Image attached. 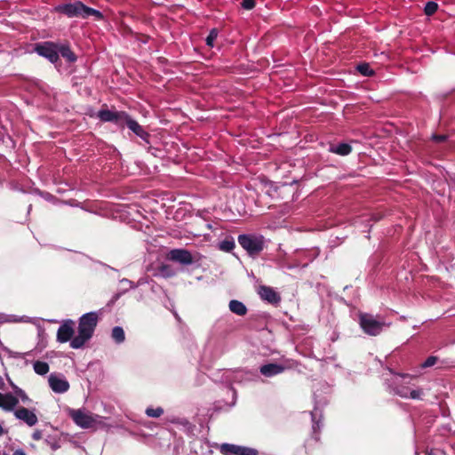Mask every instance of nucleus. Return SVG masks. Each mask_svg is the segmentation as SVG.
<instances>
[{
  "label": "nucleus",
  "mask_w": 455,
  "mask_h": 455,
  "mask_svg": "<svg viewBox=\"0 0 455 455\" xmlns=\"http://www.w3.org/2000/svg\"><path fill=\"white\" fill-rule=\"evenodd\" d=\"M85 8L86 5L84 3L75 1L73 3L59 4L55 7V11L68 18L76 17L84 19Z\"/></svg>",
  "instance_id": "obj_4"
},
{
  "label": "nucleus",
  "mask_w": 455,
  "mask_h": 455,
  "mask_svg": "<svg viewBox=\"0 0 455 455\" xmlns=\"http://www.w3.org/2000/svg\"><path fill=\"white\" fill-rule=\"evenodd\" d=\"M220 451L223 455H258L256 449L231 443H222Z\"/></svg>",
  "instance_id": "obj_7"
},
{
  "label": "nucleus",
  "mask_w": 455,
  "mask_h": 455,
  "mask_svg": "<svg viewBox=\"0 0 455 455\" xmlns=\"http://www.w3.org/2000/svg\"><path fill=\"white\" fill-rule=\"evenodd\" d=\"M70 416L74 422L83 428L92 427L96 422L92 415L86 414L81 410H73Z\"/></svg>",
  "instance_id": "obj_10"
},
{
  "label": "nucleus",
  "mask_w": 455,
  "mask_h": 455,
  "mask_svg": "<svg viewBox=\"0 0 455 455\" xmlns=\"http://www.w3.org/2000/svg\"><path fill=\"white\" fill-rule=\"evenodd\" d=\"M358 72L365 76H371L374 75V71L371 68L368 63H361L357 66Z\"/></svg>",
  "instance_id": "obj_23"
},
{
  "label": "nucleus",
  "mask_w": 455,
  "mask_h": 455,
  "mask_svg": "<svg viewBox=\"0 0 455 455\" xmlns=\"http://www.w3.org/2000/svg\"><path fill=\"white\" fill-rule=\"evenodd\" d=\"M34 371L38 375H45L49 371V365L45 362L36 361L33 364Z\"/></svg>",
  "instance_id": "obj_21"
},
{
  "label": "nucleus",
  "mask_w": 455,
  "mask_h": 455,
  "mask_svg": "<svg viewBox=\"0 0 455 455\" xmlns=\"http://www.w3.org/2000/svg\"><path fill=\"white\" fill-rule=\"evenodd\" d=\"M284 370V366L275 363L264 364L259 368L260 373L268 378L283 373Z\"/></svg>",
  "instance_id": "obj_15"
},
{
  "label": "nucleus",
  "mask_w": 455,
  "mask_h": 455,
  "mask_svg": "<svg viewBox=\"0 0 455 455\" xmlns=\"http://www.w3.org/2000/svg\"><path fill=\"white\" fill-rule=\"evenodd\" d=\"M228 307L232 313L239 316L245 315L248 311L246 306L242 301L237 299H231L229 301Z\"/></svg>",
  "instance_id": "obj_18"
},
{
  "label": "nucleus",
  "mask_w": 455,
  "mask_h": 455,
  "mask_svg": "<svg viewBox=\"0 0 455 455\" xmlns=\"http://www.w3.org/2000/svg\"><path fill=\"white\" fill-rule=\"evenodd\" d=\"M99 316L96 312H89L79 318L78 334L70 342V347L78 349L92 337L98 324Z\"/></svg>",
  "instance_id": "obj_1"
},
{
  "label": "nucleus",
  "mask_w": 455,
  "mask_h": 455,
  "mask_svg": "<svg viewBox=\"0 0 455 455\" xmlns=\"http://www.w3.org/2000/svg\"><path fill=\"white\" fill-rule=\"evenodd\" d=\"M89 16H93L97 20H100L103 19V14L100 11L86 6L84 19L88 18Z\"/></svg>",
  "instance_id": "obj_24"
},
{
  "label": "nucleus",
  "mask_w": 455,
  "mask_h": 455,
  "mask_svg": "<svg viewBox=\"0 0 455 455\" xmlns=\"http://www.w3.org/2000/svg\"><path fill=\"white\" fill-rule=\"evenodd\" d=\"M6 433V431L4 429V427L0 425V436H2L3 435H4Z\"/></svg>",
  "instance_id": "obj_39"
},
{
  "label": "nucleus",
  "mask_w": 455,
  "mask_h": 455,
  "mask_svg": "<svg viewBox=\"0 0 455 455\" xmlns=\"http://www.w3.org/2000/svg\"><path fill=\"white\" fill-rule=\"evenodd\" d=\"M148 39H149V36H142V38L140 39V41L143 43V44H147L148 42Z\"/></svg>",
  "instance_id": "obj_38"
},
{
  "label": "nucleus",
  "mask_w": 455,
  "mask_h": 455,
  "mask_svg": "<svg viewBox=\"0 0 455 455\" xmlns=\"http://www.w3.org/2000/svg\"><path fill=\"white\" fill-rule=\"evenodd\" d=\"M18 403L19 399L17 396L11 393H0V408L4 409V411H11L17 406Z\"/></svg>",
  "instance_id": "obj_14"
},
{
  "label": "nucleus",
  "mask_w": 455,
  "mask_h": 455,
  "mask_svg": "<svg viewBox=\"0 0 455 455\" xmlns=\"http://www.w3.org/2000/svg\"><path fill=\"white\" fill-rule=\"evenodd\" d=\"M14 392L16 395L19 396L23 403H29L31 401L28 395L22 389L15 387Z\"/></svg>",
  "instance_id": "obj_29"
},
{
  "label": "nucleus",
  "mask_w": 455,
  "mask_h": 455,
  "mask_svg": "<svg viewBox=\"0 0 455 455\" xmlns=\"http://www.w3.org/2000/svg\"><path fill=\"white\" fill-rule=\"evenodd\" d=\"M12 455H27L22 449H17Z\"/></svg>",
  "instance_id": "obj_37"
},
{
  "label": "nucleus",
  "mask_w": 455,
  "mask_h": 455,
  "mask_svg": "<svg viewBox=\"0 0 455 455\" xmlns=\"http://www.w3.org/2000/svg\"><path fill=\"white\" fill-rule=\"evenodd\" d=\"M447 140V135L444 134H434L432 136V140L436 143L444 142Z\"/></svg>",
  "instance_id": "obj_32"
},
{
  "label": "nucleus",
  "mask_w": 455,
  "mask_h": 455,
  "mask_svg": "<svg viewBox=\"0 0 455 455\" xmlns=\"http://www.w3.org/2000/svg\"><path fill=\"white\" fill-rule=\"evenodd\" d=\"M259 294L263 300H266L273 305H277L281 301V296L272 287L269 286H260Z\"/></svg>",
  "instance_id": "obj_12"
},
{
  "label": "nucleus",
  "mask_w": 455,
  "mask_h": 455,
  "mask_svg": "<svg viewBox=\"0 0 455 455\" xmlns=\"http://www.w3.org/2000/svg\"><path fill=\"white\" fill-rule=\"evenodd\" d=\"M235 241L233 238L225 239L222 242H220L219 244L220 250L226 251V252L231 251L235 248Z\"/></svg>",
  "instance_id": "obj_22"
},
{
  "label": "nucleus",
  "mask_w": 455,
  "mask_h": 455,
  "mask_svg": "<svg viewBox=\"0 0 455 455\" xmlns=\"http://www.w3.org/2000/svg\"><path fill=\"white\" fill-rule=\"evenodd\" d=\"M422 392L420 390H411L410 391L408 396L411 399H419L420 398Z\"/></svg>",
  "instance_id": "obj_33"
},
{
  "label": "nucleus",
  "mask_w": 455,
  "mask_h": 455,
  "mask_svg": "<svg viewBox=\"0 0 455 455\" xmlns=\"http://www.w3.org/2000/svg\"><path fill=\"white\" fill-rule=\"evenodd\" d=\"M112 339L118 344L122 343L125 339L124 331L120 326H116L112 329L111 333Z\"/></svg>",
  "instance_id": "obj_20"
},
{
  "label": "nucleus",
  "mask_w": 455,
  "mask_h": 455,
  "mask_svg": "<svg viewBox=\"0 0 455 455\" xmlns=\"http://www.w3.org/2000/svg\"><path fill=\"white\" fill-rule=\"evenodd\" d=\"M124 125H126L131 131H132L137 136L148 143L149 133L146 132L143 127L135 120L132 119L127 114V118L124 120Z\"/></svg>",
  "instance_id": "obj_13"
},
{
  "label": "nucleus",
  "mask_w": 455,
  "mask_h": 455,
  "mask_svg": "<svg viewBox=\"0 0 455 455\" xmlns=\"http://www.w3.org/2000/svg\"><path fill=\"white\" fill-rule=\"evenodd\" d=\"M98 117L102 122H111L123 128L124 126V120L127 118V113L105 108L98 112Z\"/></svg>",
  "instance_id": "obj_6"
},
{
  "label": "nucleus",
  "mask_w": 455,
  "mask_h": 455,
  "mask_svg": "<svg viewBox=\"0 0 455 455\" xmlns=\"http://www.w3.org/2000/svg\"><path fill=\"white\" fill-rule=\"evenodd\" d=\"M437 361H438V358L436 356H434V355L428 356L425 360V362L421 364V367L427 368V367L434 366Z\"/></svg>",
  "instance_id": "obj_30"
},
{
  "label": "nucleus",
  "mask_w": 455,
  "mask_h": 455,
  "mask_svg": "<svg viewBox=\"0 0 455 455\" xmlns=\"http://www.w3.org/2000/svg\"><path fill=\"white\" fill-rule=\"evenodd\" d=\"M60 54L66 59L67 61L73 63L76 60V55L71 50L68 44H59L58 43V55Z\"/></svg>",
  "instance_id": "obj_17"
},
{
  "label": "nucleus",
  "mask_w": 455,
  "mask_h": 455,
  "mask_svg": "<svg viewBox=\"0 0 455 455\" xmlns=\"http://www.w3.org/2000/svg\"><path fill=\"white\" fill-rule=\"evenodd\" d=\"M437 9H438V4L435 2L429 1L425 5L424 12L427 16H431L434 13H435Z\"/></svg>",
  "instance_id": "obj_25"
},
{
  "label": "nucleus",
  "mask_w": 455,
  "mask_h": 455,
  "mask_svg": "<svg viewBox=\"0 0 455 455\" xmlns=\"http://www.w3.org/2000/svg\"><path fill=\"white\" fill-rule=\"evenodd\" d=\"M164 413V409L162 407H157V408H147L146 409V414L147 416L148 417H151V418H159L163 415Z\"/></svg>",
  "instance_id": "obj_26"
},
{
  "label": "nucleus",
  "mask_w": 455,
  "mask_h": 455,
  "mask_svg": "<svg viewBox=\"0 0 455 455\" xmlns=\"http://www.w3.org/2000/svg\"><path fill=\"white\" fill-rule=\"evenodd\" d=\"M32 438L33 440L35 441H39L43 438V433L41 430L39 429H36L34 431V433L32 434Z\"/></svg>",
  "instance_id": "obj_34"
},
{
  "label": "nucleus",
  "mask_w": 455,
  "mask_h": 455,
  "mask_svg": "<svg viewBox=\"0 0 455 455\" xmlns=\"http://www.w3.org/2000/svg\"><path fill=\"white\" fill-rule=\"evenodd\" d=\"M168 259L182 265H190L194 263V258L191 252L186 249H172L168 253Z\"/></svg>",
  "instance_id": "obj_9"
},
{
  "label": "nucleus",
  "mask_w": 455,
  "mask_h": 455,
  "mask_svg": "<svg viewBox=\"0 0 455 455\" xmlns=\"http://www.w3.org/2000/svg\"><path fill=\"white\" fill-rule=\"evenodd\" d=\"M217 36H218V30L216 28H212L205 39L206 44L210 47H213V45H214L213 43L216 40Z\"/></svg>",
  "instance_id": "obj_28"
},
{
  "label": "nucleus",
  "mask_w": 455,
  "mask_h": 455,
  "mask_svg": "<svg viewBox=\"0 0 455 455\" xmlns=\"http://www.w3.org/2000/svg\"><path fill=\"white\" fill-rule=\"evenodd\" d=\"M171 421L172 423H180V424L184 425V426L189 424V422L188 420H186V419H182V420L181 419H172Z\"/></svg>",
  "instance_id": "obj_36"
},
{
  "label": "nucleus",
  "mask_w": 455,
  "mask_h": 455,
  "mask_svg": "<svg viewBox=\"0 0 455 455\" xmlns=\"http://www.w3.org/2000/svg\"><path fill=\"white\" fill-rule=\"evenodd\" d=\"M45 443H47V445H49L51 447V449L52 451H57L58 449L60 448V443L59 442V439H57L56 437L54 436H47L45 438Z\"/></svg>",
  "instance_id": "obj_27"
},
{
  "label": "nucleus",
  "mask_w": 455,
  "mask_h": 455,
  "mask_svg": "<svg viewBox=\"0 0 455 455\" xmlns=\"http://www.w3.org/2000/svg\"><path fill=\"white\" fill-rule=\"evenodd\" d=\"M237 240L250 256H258L264 249V239L262 236L240 235Z\"/></svg>",
  "instance_id": "obj_2"
},
{
  "label": "nucleus",
  "mask_w": 455,
  "mask_h": 455,
  "mask_svg": "<svg viewBox=\"0 0 455 455\" xmlns=\"http://www.w3.org/2000/svg\"><path fill=\"white\" fill-rule=\"evenodd\" d=\"M409 393H410V392H409L407 389H405V388H403L402 390H399V389H398V390L396 391V394H397L398 395H400L401 397H403V398L408 397Z\"/></svg>",
  "instance_id": "obj_35"
},
{
  "label": "nucleus",
  "mask_w": 455,
  "mask_h": 455,
  "mask_svg": "<svg viewBox=\"0 0 455 455\" xmlns=\"http://www.w3.org/2000/svg\"><path fill=\"white\" fill-rule=\"evenodd\" d=\"M330 151L344 156L351 153L352 147L347 143H340L337 146H331Z\"/></svg>",
  "instance_id": "obj_19"
},
{
  "label": "nucleus",
  "mask_w": 455,
  "mask_h": 455,
  "mask_svg": "<svg viewBox=\"0 0 455 455\" xmlns=\"http://www.w3.org/2000/svg\"><path fill=\"white\" fill-rule=\"evenodd\" d=\"M49 385L55 393H65L69 388V383L66 379L55 376L49 378Z\"/></svg>",
  "instance_id": "obj_16"
},
{
  "label": "nucleus",
  "mask_w": 455,
  "mask_h": 455,
  "mask_svg": "<svg viewBox=\"0 0 455 455\" xmlns=\"http://www.w3.org/2000/svg\"><path fill=\"white\" fill-rule=\"evenodd\" d=\"M35 52L47 59L52 63H56L59 60L58 55V43L45 41L35 44Z\"/></svg>",
  "instance_id": "obj_5"
},
{
  "label": "nucleus",
  "mask_w": 455,
  "mask_h": 455,
  "mask_svg": "<svg viewBox=\"0 0 455 455\" xmlns=\"http://www.w3.org/2000/svg\"><path fill=\"white\" fill-rule=\"evenodd\" d=\"M255 0H243L241 5L245 10H251L255 7Z\"/></svg>",
  "instance_id": "obj_31"
},
{
  "label": "nucleus",
  "mask_w": 455,
  "mask_h": 455,
  "mask_svg": "<svg viewBox=\"0 0 455 455\" xmlns=\"http://www.w3.org/2000/svg\"><path fill=\"white\" fill-rule=\"evenodd\" d=\"M14 415L18 419L24 421L28 426L33 427L37 421V416L25 407H20L14 411Z\"/></svg>",
  "instance_id": "obj_11"
},
{
  "label": "nucleus",
  "mask_w": 455,
  "mask_h": 455,
  "mask_svg": "<svg viewBox=\"0 0 455 455\" xmlns=\"http://www.w3.org/2000/svg\"><path fill=\"white\" fill-rule=\"evenodd\" d=\"M74 325L75 322L73 320L68 319L64 321L58 329L57 341L60 343H66L69 340L71 341L75 333Z\"/></svg>",
  "instance_id": "obj_8"
},
{
  "label": "nucleus",
  "mask_w": 455,
  "mask_h": 455,
  "mask_svg": "<svg viewBox=\"0 0 455 455\" xmlns=\"http://www.w3.org/2000/svg\"><path fill=\"white\" fill-rule=\"evenodd\" d=\"M359 324L363 331L371 336L379 335L385 326L384 322L376 320L372 315L367 313H360Z\"/></svg>",
  "instance_id": "obj_3"
}]
</instances>
